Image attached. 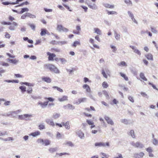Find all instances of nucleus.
Instances as JSON below:
<instances>
[{"instance_id":"1","label":"nucleus","mask_w":158,"mask_h":158,"mask_svg":"<svg viewBox=\"0 0 158 158\" xmlns=\"http://www.w3.org/2000/svg\"><path fill=\"white\" fill-rule=\"evenodd\" d=\"M130 144L135 148L139 149L143 148L144 147V145L139 141L136 142L134 141H131L130 142Z\"/></svg>"},{"instance_id":"2","label":"nucleus","mask_w":158,"mask_h":158,"mask_svg":"<svg viewBox=\"0 0 158 158\" xmlns=\"http://www.w3.org/2000/svg\"><path fill=\"white\" fill-rule=\"evenodd\" d=\"M57 30L59 32H67L69 31V30L63 27L61 25H58L56 28Z\"/></svg>"},{"instance_id":"3","label":"nucleus","mask_w":158,"mask_h":158,"mask_svg":"<svg viewBox=\"0 0 158 158\" xmlns=\"http://www.w3.org/2000/svg\"><path fill=\"white\" fill-rule=\"evenodd\" d=\"M95 146H98L99 147H105L106 146L109 147L110 146V144L109 142H107L106 143L100 142L96 143H95Z\"/></svg>"},{"instance_id":"4","label":"nucleus","mask_w":158,"mask_h":158,"mask_svg":"<svg viewBox=\"0 0 158 158\" xmlns=\"http://www.w3.org/2000/svg\"><path fill=\"white\" fill-rule=\"evenodd\" d=\"M87 98H79L77 102H73L74 104L78 105L81 103L84 102L86 101Z\"/></svg>"},{"instance_id":"5","label":"nucleus","mask_w":158,"mask_h":158,"mask_svg":"<svg viewBox=\"0 0 158 158\" xmlns=\"http://www.w3.org/2000/svg\"><path fill=\"white\" fill-rule=\"evenodd\" d=\"M76 133L81 139H84V134L82 131L80 130H77Z\"/></svg>"},{"instance_id":"6","label":"nucleus","mask_w":158,"mask_h":158,"mask_svg":"<svg viewBox=\"0 0 158 158\" xmlns=\"http://www.w3.org/2000/svg\"><path fill=\"white\" fill-rule=\"evenodd\" d=\"M130 47L133 50V52L138 54V55L140 56L141 54V52L140 51L137 49L136 47L134 46L130 45Z\"/></svg>"},{"instance_id":"7","label":"nucleus","mask_w":158,"mask_h":158,"mask_svg":"<svg viewBox=\"0 0 158 158\" xmlns=\"http://www.w3.org/2000/svg\"><path fill=\"white\" fill-rule=\"evenodd\" d=\"M104 118L108 124H110L111 125H113L114 124V123L113 121L108 116H105L104 117Z\"/></svg>"},{"instance_id":"8","label":"nucleus","mask_w":158,"mask_h":158,"mask_svg":"<svg viewBox=\"0 0 158 158\" xmlns=\"http://www.w3.org/2000/svg\"><path fill=\"white\" fill-rule=\"evenodd\" d=\"M47 55L49 56L48 57V60H53L54 57L56 56V55L54 53H51L49 52L47 53Z\"/></svg>"},{"instance_id":"9","label":"nucleus","mask_w":158,"mask_h":158,"mask_svg":"<svg viewBox=\"0 0 158 158\" xmlns=\"http://www.w3.org/2000/svg\"><path fill=\"white\" fill-rule=\"evenodd\" d=\"M21 111V110H18L15 111H11V117L12 118L16 117V115Z\"/></svg>"},{"instance_id":"10","label":"nucleus","mask_w":158,"mask_h":158,"mask_svg":"<svg viewBox=\"0 0 158 158\" xmlns=\"http://www.w3.org/2000/svg\"><path fill=\"white\" fill-rule=\"evenodd\" d=\"M63 107L65 109H69L73 110L75 109L74 106L70 104H68L63 106Z\"/></svg>"},{"instance_id":"11","label":"nucleus","mask_w":158,"mask_h":158,"mask_svg":"<svg viewBox=\"0 0 158 158\" xmlns=\"http://www.w3.org/2000/svg\"><path fill=\"white\" fill-rule=\"evenodd\" d=\"M114 36L115 39L117 40H120L121 35L120 34L118 33L115 30L114 31Z\"/></svg>"},{"instance_id":"12","label":"nucleus","mask_w":158,"mask_h":158,"mask_svg":"<svg viewBox=\"0 0 158 158\" xmlns=\"http://www.w3.org/2000/svg\"><path fill=\"white\" fill-rule=\"evenodd\" d=\"M48 103V102H45L44 103L39 102L38 103V105H40L41 107L43 108H45L47 106Z\"/></svg>"},{"instance_id":"13","label":"nucleus","mask_w":158,"mask_h":158,"mask_svg":"<svg viewBox=\"0 0 158 158\" xmlns=\"http://www.w3.org/2000/svg\"><path fill=\"white\" fill-rule=\"evenodd\" d=\"M42 79L43 81L48 83H50L52 81V80L51 78L48 77H43L42 78Z\"/></svg>"},{"instance_id":"14","label":"nucleus","mask_w":158,"mask_h":158,"mask_svg":"<svg viewBox=\"0 0 158 158\" xmlns=\"http://www.w3.org/2000/svg\"><path fill=\"white\" fill-rule=\"evenodd\" d=\"M45 122L48 124L53 127L55 126V123L52 120L49 119H46L45 120Z\"/></svg>"},{"instance_id":"15","label":"nucleus","mask_w":158,"mask_h":158,"mask_svg":"<svg viewBox=\"0 0 158 158\" xmlns=\"http://www.w3.org/2000/svg\"><path fill=\"white\" fill-rule=\"evenodd\" d=\"M24 120L28 121L30 120V118L32 117V115L31 114H24Z\"/></svg>"},{"instance_id":"16","label":"nucleus","mask_w":158,"mask_h":158,"mask_svg":"<svg viewBox=\"0 0 158 158\" xmlns=\"http://www.w3.org/2000/svg\"><path fill=\"white\" fill-rule=\"evenodd\" d=\"M58 148L56 147L55 148H50L48 149V151L51 153H53L57 151Z\"/></svg>"},{"instance_id":"17","label":"nucleus","mask_w":158,"mask_h":158,"mask_svg":"<svg viewBox=\"0 0 158 158\" xmlns=\"http://www.w3.org/2000/svg\"><path fill=\"white\" fill-rule=\"evenodd\" d=\"M144 153L143 152H141L140 153H139V154H138V153L135 154L134 155V157L135 158H137L139 156L140 157L142 158L144 156Z\"/></svg>"},{"instance_id":"18","label":"nucleus","mask_w":158,"mask_h":158,"mask_svg":"<svg viewBox=\"0 0 158 158\" xmlns=\"http://www.w3.org/2000/svg\"><path fill=\"white\" fill-rule=\"evenodd\" d=\"M83 87L84 89H86V92L90 93L91 92V89L90 87L87 84H84L83 86Z\"/></svg>"},{"instance_id":"19","label":"nucleus","mask_w":158,"mask_h":158,"mask_svg":"<svg viewBox=\"0 0 158 158\" xmlns=\"http://www.w3.org/2000/svg\"><path fill=\"white\" fill-rule=\"evenodd\" d=\"M88 7L90 8L93 10H96L97 9V6L95 4H87Z\"/></svg>"},{"instance_id":"20","label":"nucleus","mask_w":158,"mask_h":158,"mask_svg":"<svg viewBox=\"0 0 158 158\" xmlns=\"http://www.w3.org/2000/svg\"><path fill=\"white\" fill-rule=\"evenodd\" d=\"M0 139L3 141H13L14 140V139L12 137H9L6 138H3L1 137H0Z\"/></svg>"},{"instance_id":"21","label":"nucleus","mask_w":158,"mask_h":158,"mask_svg":"<svg viewBox=\"0 0 158 158\" xmlns=\"http://www.w3.org/2000/svg\"><path fill=\"white\" fill-rule=\"evenodd\" d=\"M104 7L107 8H109L110 9H113L114 7V5H110L108 3H105L103 4Z\"/></svg>"},{"instance_id":"22","label":"nucleus","mask_w":158,"mask_h":158,"mask_svg":"<svg viewBox=\"0 0 158 158\" xmlns=\"http://www.w3.org/2000/svg\"><path fill=\"white\" fill-rule=\"evenodd\" d=\"M68 98L67 96L64 95L61 98H59L58 99L59 101L62 102L68 100Z\"/></svg>"},{"instance_id":"23","label":"nucleus","mask_w":158,"mask_h":158,"mask_svg":"<svg viewBox=\"0 0 158 158\" xmlns=\"http://www.w3.org/2000/svg\"><path fill=\"white\" fill-rule=\"evenodd\" d=\"M60 116V113L55 112L53 114L52 117L54 119H56L59 118Z\"/></svg>"},{"instance_id":"24","label":"nucleus","mask_w":158,"mask_h":158,"mask_svg":"<svg viewBox=\"0 0 158 158\" xmlns=\"http://www.w3.org/2000/svg\"><path fill=\"white\" fill-rule=\"evenodd\" d=\"M40 132L39 131H36L34 132H32L31 133L30 135H31L34 137H36L37 136L39 135L40 134Z\"/></svg>"},{"instance_id":"25","label":"nucleus","mask_w":158,"mask_h":158,"mask_svg":"<svg viewBox=\"0 0 158 158\" xmlns=\"http://www.w3.org/2000/svg\"><path fill=\"white\" fill-rule=\"evenodd\" d=\"M67 43L68 42L67 41H60L57 42L56 44L62 46L63 45L66 44H67Z\"/></svg>"},{"instance_id":"26","label":"nucleus","mask_w":158,"mask_h":158,"mask_svg":"<svg viewBox=\"0 0 158 158\" xmlns=\"http://www.w3.org/2000/svg\"><path fill=\"white\" fill-rule=\"evenodd\" d=\"M145 56L147 58L148 60H153V57L152 55L150 53H148V54L145 55Z\"/></svg>"},{"instance_id":"27","label":"nucleus","mask_w":158,"mask_h":158,"mask_svg":"<svg viewBox=\"0 0 158 158\" xmlns=\"http://www.w3.org/2000/svg\"><path fill=\"white\" fill-rule=\"evenodd\" d=\"M128 134V135L131 136L134 139L135 137V135L134 131L133 130H131L129 132Z\"/></svg>"},{"instance_id":"28","label":"nucleus","mask_w":158,"mask_h":158,"mask_svg":"<svg viewBox=\"0 0 158 158\" xmlns=\"http://www.w3.org/2000/svg\"><path fill=\"white\" fill-rule=\"evenodd\" d=\"M41 30V32L40 33V35L42 36L48 33H47V30L46 29H42Z\"/></svg>"},{"instance_id":"29","label":"nucleus","mask_w":158,"mask_h":158,"mask_svg":"<svg viewBox=\"0 0 158 158\" xmlns=\"http://www.w3.org/2000/svg\"><path fill=\"white\" fill-rule=\"evenodd\" d=\"M27 16V17H29L31 18L34 19L36 18V16L34 15H33L30 13H26Z\"/></svg>"},{"instance_id":"30","label":"nucleus","mask_w":158,"mask_h":158,"mask_svg":"<svg viewBox=\"0 0 158 158\" xmlns=\"http://www.w3.org/2000/svg\"><path fill=\"white\" fill-rule=\"evenodd\" d=\"M139 76L140 78L144 81H147V79L145 77L144 74L142 73H140Z\"/></svg>"},{"instance_id":"31","label":"nucleus","mask_w":158,"mask_h":158,"mask_svg":"<svg viewBox=\"0 0 158 158\" xmlns=\"http://www.w3.org/2000/svg\"><path fill=\"white\" fill-rule=\"evenodd\" d=\"M81 43L80 41H74L72 45V46L73 47H76L77 45H80Z\"/></svg>"},{"instance_id":"32","label":"nucleus","mask_w":158,"mask_h":158,"mask_svg":"<svg viewBox=\"0 0 158 158\" xmlns=\"http://www.w3.org/2000/svg\"><path fill=\"white\" fill-rule=\"evenodd\" d=\"M94 32L97 33L98 35H100L101 33V30L98 28H94Z\"/></svg>"},{"instance_id":"33","label":"nucleus","mask_w":158,"mask_h":158,"mask_svg":"<svg viewBox=\"0 0 158 158\" xmlns=\"http://www.w3.org/2000/svg\"><path fill=\"white\" fill-rule=\"evenodd\" d=\"M120 122L121 123H123L126 125H128L130 124L128 120L126 119H121L120 120Z\"/></svg>"},{"instance_id":"34","label":"nucleus","mask_w":158,"mask_h":158,"mask_svg":"<svg viewBox=\"0 0 158 158\" xmlns=\"http://www.w3.org/2000/svg\"><path fill=\"white\" fill-rule=\"evenodd\" d=\"M64 144L65 145H68L71 147H73L74 146L73 143L70 141H67L66 143H64Z\"/></svg>"},{"instance_id":"35","label":"nucleus","mask_w":158,"mask_h":158,"mask_svg":"<svg viewBox=\"0 0 158 158\" xmlns=\"http://www.w3.org/2000/svg\"><path fill=\"white\" fill-rule=\"evenodd\" d=\"M44 140L42 139L39 138L37 139L36 142L37 143H40V144L44 145Z\"/></svg>"},{"instance_id":"36","label":"nucleus","mask_w":158,"mask_h":158,"mask_svg":"<svg viewBox=\"0 0 158 158\" xmlns=\"http://www.w3.org/2000/svg\"><path fill=\"white\" fill-rule=\"evenodd\" d=\"M50 141L49 140L45 139L44 141V145L45 146H47L50 144Z\"/></svg>"},{"instance_id":"37","label":"nucleus","mask_w":158,"mask_h":158,"mask_svg":"<svg viewBox=\"0 0 158 158\" xmlns=\"http://www.w3.org/2000/svg\"><path fill=\"white\" fill-rule=\"evenodd\" d=\"M29 11V9L27 8H22L21 9V10L18 14H22L26 11Z\"/></svg>"},{"instance_id":"38","label":"nucleus","mask_w":158,"mask_h":158,"mask_svg":"<svg viewBox=\"0 0 158 158\" xmlns=\"http://www.w3.org/2000/svg\"><path fill=\"white\" fill-rule=\"evenodd\" d=\"M20 84L21 85H25L29 86H34V84L32 83H28L27 82H21Z\"/></svg>"},{"instance_id":"39","label":"nucleus","mask_w":158,"mask_h":158,"mask_svg":"<svg viewBox=\"0 0 158 158\" xmlns=\"http://www.w3.org/2000/svg\"><path fill=\"white\" fill-rule=\"evenodd\" d=\"M59 60L60 61L62 64H65L67 62V60L64 58H60Z\"/></svg>"},{"instance_id":"40","label":"nucleus","mask_w":158,"mask_h":158,"mask_svg":"<svg viewBox=\"0 0 158 158\" xmlns=\"http://www.w3.org/2000/svg\"><path fill=\"white\" fill-rule=\"evenodd\" d=\"M55 66L52 64H49L48 66V68L50 70L52 71L54 68Z\"/></svg>"},{"instance_id":"41","label":"nucleus","mask_w":158,"mask_h":158,"mask_svg":"<svg viewBox=\"0 0 158 158\" xmlns=\"http://www.w3.org/2000/svg\"><path fill=\"white\" fill-rule=\"evenodd\" d=\"M20 89L21 90V92L23 93L26 91V87L24 86H21L19 87Z\"/></svg>"},{"instance_id":"42","label":"nucleus","mask_w":158,"mask_h":158,"mask_svg":"<svg viewBox=\"0 0 158 158\" xmlns=\"http://www.w3.org/2000/svg\"><path fill=\"white\" fill-rule=\"evenodd\" d=\"M69 155V153L67 152H64V153H56V156L59 155L60 156H62L63 155Z\"/></svg>"},{"instance_id":"43","label":"nucleus","mask_w":158,"mask_h":158,"mask_svg":"<svg viewBox=\"0 0 158 158\" xmlns=\"http://www.w3.org/2000/svg\"><path fill=\"white\" fill-rule=\"evenodd\" d=\"M19 62V60H18L15 59H11L10 63H11L14 64H16L18 63Z\"/></svg>"},{"instance_id":"44","label":"nucleus","mask_w":158,"mask_h":158,"mask_svg":"<svg viewBox=\"0 0 158 158\" xmlns=\"http://www.w3.org/2000/svg\"><path fill=\"white\" fill-rule=\"evenodd\" d=\"M120 75L122 77H123V78H124V79L126 80V81H127L128 80V78L127 77L125 74H123L121 73H120Z\"/></svg>"},{"instance_id":"45","label":"nucleus","mask_w":158,"mask_h":158,"mask_svg":"<svg viewBox=\"0 0 158 158\" xmlns=\"http://www.w3.org/2000/svg\"><path fill=\"white\" fill-rule=\"evenodd\" d=\"M99 120L101 122V124L103 126L106 127V124L105 123L104 119L102 118H99Z\"/></svg>"},{"instance_id":"46","label":"nucleus","mask_w":158,"mask_h":158,"mask_svg":"<svg viewBox=\"0 0 158 158\" xmlns=\"http://www.w3.org/2000/svg\"><path fill=\"white\" fill-rule=\"evenodd\" d=\"M7 134L8 133L6 131H0V136H3Z\"/></svg>"},{"instance_id":"47","label":"nucleus","mask_w":158,"mask_h":158,"mask_svg":"<svg viewBox=\"0 0 158 158\" xmlns=\"http://www.w3.org/2000/svg\"><path fill=\"white\" fill-rule=\"evenodd\" d=\"M153 144L155 145H158V140H157L155 138L153 139L152 141Z\"/></svg>"},{"instance_id":"48","label":"nucleus","mask_w":158,"mask_h":158,"mask_svg":"<svg viewBox=\"0 0 158 158\" xmlns=\"http://www.w3.org/2000/svg\"><path fill=\"white\" fill-rule=\"evenodd\" d=\"M102 86L104 88H106L108 86V85L106 81H104L102 84Z\"/></svg>"},{"instance_id":"49","label":"nucleus","mask_w":158,"mask_h":158,"mask_svg":"<svg viewBox=\"0 0 158 158\" xmlns=\"http://www.w3.org/2000/svg\"><path fill=\"white\" fill-rule=\"evenodd\" d=\"M31 86H28L29 87L27 90V92L28 94H31V93L32 90V88L31 87Z\"/></svg>"},{"instance_id":"50","label":"nucleus","mask_w":158,"mask_h":158,"mask_svg":"<svg viewBox=\"0 0 158 158\" xmlns=\"http://www.w3.org/2000/svg\"><path fill=\"white\" fill-rule=\"evenodd\" d=\"M64 127L66 129H69L70 128V127L68 122H67L64 124Z\"/></svg>"},{"instance_id":"51","label":"nucleus","mask_w":158,"mask_h":158,"mask_svg":"<svg viewBox=\"0 0 158 158\" xmlns=\"http://www.w3.org/2000/svg\"><path fill=\"white\" fill-rule=\"evenodd\" d=\"M118 65L119 66L122 65L123 66H127V65L126 64V62L123 61H122L120 63L118 64Z\"/></svg>"},{"instance_id":"52","label":"nucleus","mask_w":158,"mask_h":158,"mask_svg":"<svg viewBox=\"0 0 158 158\" xmlns=\"http://www.w3.org/2000/svg\"><path fill=\"white\" fill-rule=\"evenodd\" d=\"M52 72H53L56 73H60L59 70L55 66H54V68Z\"/></svg>"},{"instance_id":"53","label":"nucleus","mask_w":158,"mask_h":158,"mask_svg":"<svg viewBox=\"0 0 158 158\" xmlns=\"http://www.w3.org/2000/svg\"><path fill=\"white\" fill-rule=\"evenodd\" d=\"M52 87L54 89H56L57 90H58V91H59L61 92H62L63 91L62 89H60V88L57 86H53Z\"/></svg>"},{"instance_id":"54","label":"nucleus","mask_w":158,"mask_h":158,"mask_svg":"<svg viewBox=\"0 0 158 158\" xmlns=\"http://www.w3.org/2000/svg\"><path fill=\"white\" fill-rule=\"evenodd\" d=\"M127 14L129 16V17L131 18V19H132L134 17V15L133 13L130 11H128L127 12Z\"/></svg>"},{"instance_id":"55","label":"nucleus","mask_w":158,"mask_h":158,"mask_svg":"<svg viewBox=\"0 0 158 158\" xmlns=\"http://www.w3.org/2000/svg\"><path fill=\"white\" fill-rule=\"evenodd\" d=\"M124 2L128 5H132V3L130 0H124Z\"/></svg>"},{"instance_id":"56","label":"nucleus","mask_w":158,"mask_h":158,"mask_svg":"<svg viewBox=\"0 0 158 158\" xmlns=\"http://www.w3.org/2000/svg\"><path fill=\"white\" fill-rule=\"evenodd\" d=\"M146 150L147 152L148 153L149 152H153V150L152 149V148L151 147H149L148 148L146 149Z\"/></svg>"},{"instance_id":"57","label":"nucleus","mask_w":158,"mask_h":158,"mask_svg":"<svg viewBox=\"0 0 158 158\" xmlns=\"http://www.w3.org/2000/svg\"><path fill=\"white\" fill-rule=\"evenodd\" d=\"M103 94L107 98L109 97V95L108 92L106 90H103L102 91Z\"/></svg>"},{"instance_id":"58","label":"nucleus","mask_w":158,"mask_h":158,"mask_svg":"<svg viewBox=\"0 0 158 158\" xmlns=\"http://www.w3.org/2000/svg\"><path fill=\"white\" fill-rule=\"evenodd\" d=\"M140 94L143 97H146L147 98H148V96L145 92H141L140 93Z\"/></svg>"},{"instance_id":"59","label":"nucleus","mask_w":158,"mask_h":158,"mask_svg":"<svg viewBox=\"0 0 158 158\" xmlns=\"http://www.w3.org/2000/svg\"><path fill=\"white\" fill-rule=\"evenodd\" d=\"M107 14L108 15H113V14H117V12L115 11H108Z\"/></svg>"},{"instance_id":"60","label":"nucleus","mask_w":158,"mask_h":158,"mask_svg":"<svg viewBox=\"0 0 158 158\" xmlns=\"http://www.w3.org/2000/svg\"><path fill=\"white\" fill-rule=\"evenodd\" d=\"M110 47L111 48L113 49L112 51L114 52H115L117 50V49L116 47L115 46L112 45H110Z\"/></svg>"},{"instance_id":"61","label":"nucleus","mask_w":158,"mask_h":158,"mask_svg":"<svg viewBox=\"0 0 158 158\" xmlns=\"http://www.w3.org/2000/svg\"><path fill=\"white\" fill-rule=\"evenodd\" d=\"M151 31L152 32H153V33H157V31L156 30L155 28L154 27H151Z\"/></svg>"},{"instance_id":"62","label":"nucleus","mask_w":158,"mask_h":158,"mask_svg":"<svg viewBox=\"0 0 158 158\" xmlns=\"http://www.w3.org/2000/svg\"><path fill=\"white\" fill-rule=\"evenodd\" d=\"M39 129L40 130H43L45 129V126L43 124H40L39 126Z\"/></svg>"},{"instance_id":"63","label":"nucleus","mask_w":158,"mask_h":158,"mask_svg":"<svg viewBox=\"0 0 158 158\" xmlns=\"http://www.w3.org/2000/svg\"><path fill=\"white\" fill-rule=\"evenodd\" d=\"M18 118L19 119L21 120H24V114L23 115H19L18 116Z\"/></svg>"},{"instance_id":"64","label":"nucleus","mask_w":158,"mask_h":158,"mask_svg":"<svg viewBox=\"0 0 158 158\" xmlns=\"http://www.w3.org/2000/svg\"><path fill=\"white\" fill-rule=\"evenodd\" d=\"M128 99L131 102L133 103L134 102V100L133 97L129 96L128 97Z\"/></svg>"}]
</instances>
